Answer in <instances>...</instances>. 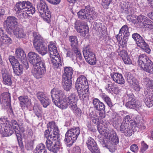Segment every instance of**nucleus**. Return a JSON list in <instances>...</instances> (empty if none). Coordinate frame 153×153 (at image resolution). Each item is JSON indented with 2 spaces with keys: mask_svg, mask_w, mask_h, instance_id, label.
<instances>
[{
  "mask_svg": "<svg viewBox=\"0 0 153 153\" xmlns=\"http://www.w3.org/2000/svg\"><path fill=\"white\" fill-rule=\"evenodd\" d=\"M37 8L41 17L45 22L49 23L51 17V13L45 1L40 0L37 3Z\"/></svg>",
  "mask_w": 153,
  "mask_h": 153,
  "instance_id": "nucleus-6",
  "label": "nucleus"
},
{
  "mask_svg": "<svg viewBox=\"0 0 153 153\" xmlns=\"http://www.w3.org/2000/svg\"><path fill=\"white\" fill-rule=\"evenodd\" d=\"M16 55L17 57L21 59L22 64L24 65L26 69L29 67L28 63L26 59V55L23 50L21 48L16 50Z\"/></svg>",
  "mask_w": 153,
  "mask_h": 153,
  "instance_id": "nucleus-19",
  "label": "nucleus"
},
{
  "mask_svg": "<svg viewBox=\"0 0 153 153\" xmlns=\"http://www.w3.org/2000/svg\"><path fill=\"white\" fill-rule=\"evenodd\" d=\"M33 153H48L45 145L41 143L38 145Z\"/></svg>",
  "mask_w": 153,
  "mask_h": 153,
  "instance_id": "nucleus-40",
  "label": "nucleus"
},
{
  "mask_svg": "<svg viewBox=\"0 0 153 153\" xmlns=\"http://www.w3.org/2000/svg\"><path fill=\"white\" fill-rule=\"evenodd\" d=\"M100 97L110 108L112 107L113 104L111 100L108 96L105 93H102L100 94Z\"/></svg>",
  "mask_w": 153,
  "mask_h": 153,
  "instance_id": "nucleus-41",
  "label": "nucleus"
},
{
  "mask_svg": "<svg viewBox=\"0 0 153 153\" xmlns=\"http://www.w3.org/2000/svg\"><path fill=\"white\" fill-rule=\"evenodd\" d=\"M75 28L82 37H85L89 32L88 27L84 21L76 22L75 24Z\"/></svg>",
  "mask_w": 153,
  "mask_h": 153,
  "instance_id": "nucleus-15",
  "label": "nucleus"
},
{
  "mask_svg": "<svg viewBox=\"0 0 153 153\" xmlns=\"http://www.w3.org/2000/svg\"><path fill=\"white\" fill-rule=\"evenodd\" d=\"M126 106L128 108L136 109L140 107L141 105L139 102L137 101L134 99H132L131 101L127 102Z\"/></svg>",
  "mask_w": 153,
  "mask_h": 153,
  "instance_id": "nucleus-30",
  "label": "nucleus"
},
{
  "mask_svg": "<svg viewBox=\"0 0 153 153\" xmlns=\"http://www.w3.org/2000/svg\"><path fill=\"white\" fill-rule=\"evenodd\" d=\"M5 35L4 34V30L2 28H0V39Z\"/></svg>",
  "mask_w": 153,
  "mask_h": 153,
  "instance_id": "nucleus-63",
  "label": "nucleus"
},
{
  "mask_svg": "<svg viewBox=\"0 0 153 153\" xmlns=\"http://www.w3.org/2000/svg\"><path fill=\"white\" fill-rule=\"evenodd\" d=\"M17 16L20 19L27 18L28 14H33L36 11L34 7L29 1H21L17 2L15 7Z\"/></svg>",
  "mask_w": 153,
  "mask_h": 153,
  "instance_id": "nucleus-2",
  "label": "nucleus"
},
{
  "mask_svg": "<svg viewBox=\"0 0 153 153\" xmlns=\"http://www.w3.org/2000/svg\"><path fill=\"white\" fill-rule=\"evenodd\" d=\"M138 63L139 66L144 71L153 74V63L145 54H142L139 56Z\"/></svg>",
  "mask_w": 153,
  "mask_h": 153,
  "instance_id": "nucleus-7",
  "label": "nucleus"
},
{
  "mask_svg": "<svg viewBox=\"0 0 153 153\" xmlns=\"http://www.w3.org/2000/svg\"><path fill=\"white\" fill-rule=\"evenodd\" d=\"M38 64H35L36 66L34 65L33 66L34 68H38L40 69L42 68H46V66L45 62L41 60V61L37 63Z\"/></svg>",
  "mask_w": 153,
  "mask_h": 153,
  "instance_id": "nucleus-53",
  "label": "nucleus"
},
{
  "mask_svg": "<svg viewBox=\"0 0 153 153\" xmlns=\"http://www.w3.org/2000/svg\"><path fill=\"white\" fill-rule=\"evenodd\" d=\"M51 93L53 102L66 97L65 92L63 90L54 88L51 90Z\"/></svg>",
  "mask_w": 153,
  "mask_h": 153,
  "instance_id": "nucleus-16",
  "label": "nucleus"
},
{
  "mask_svg": "<svg viewBox=\"0 0 153 153\" xmlns=\"http://www.w3.org/2000/svg\"><path fill=\"white\" fill-rule=\"evenodd\" d=\"M33 110L36 115L39 118L41 116V110L40 107L37 105H35L33 108Z\"/></svg>",
  "mask_w": 153,
  "mask_h": 153,
  "instance_id": "nucleus-50",
  "label": "nucleus"
},
{
  "mask_svg": "<svg viewBox=\"0 0 153 153\" xmlns=\"http://www.w3.org/2000/svg\"><path fill=\"white\" fill-rule=\"evenodd\" d=\"M18 98L22 108L27 107L30 104V100L27 96H21Z\"/></svg>",
  "mask_w": 153,
  "mask_h": 153,
  "instance_id": "nucleus-33",
  "label": "nucleus"
},
{
  "mask_svg": "<svg viewBox=\"0 0 153 153\" xmlns=\"http://www.w3.org/2000/svg\"><path fill=\"white\" fill-rule=\"evenodd\" d=\"M97 129L99 133L101 134L104 135L112 144L116 145L119 143L118 138L114 131H109L105 130L103 128L102 126L100 125L98 126Z\"/></svg>",
  "mask_w": 153,
  "mask_h": 153,
  "instance_id": "nucleus-9",
  "label": "nucleus"
},
{
  "mask_svg": "<svg viewBox=\"0 0 153 153\" xmlns=\"http://www.w3.org/2000/svg\"><path fill=\"white\" fill-rule=\"evenodd\" d=\"M23 68H26L23 64H20L19 63L13 66V73L17 76L21 75L23 73Z\"/></svg>",
  "mask_w": 153,
  "mask_h": 153,
  "instance_id": "nucleus-37",
  "label": "nucleus"
},
{
  "mask_svg": "<svg viewBox=\"0 0 153 153\" xmlns=\"http://www.w3.org/2000/svg\"><path fill=\"white\" fill-rule=\"evenodd\" d=\"M36 96L37 99L40 102L41 101V100L44 99L45 97L47 96L42 91H38L37 92Z\"/></svg>",
  "mask_w": 153,
  "mask_h": 153,
  "instance_id": "nucleus-52",
  "label": "nucleus"
},
{
  "mask_svg": "<svg viewBox=\"0 0 153 153\" xmlns=\"http://www.w3.org/2000/svg\"><path fill=\"white\" fill-rule=\"evenodd\" d=\"M74 153H81V149L78 146L75 147L73 149Z\"/></svg>",
  "mask_w": 153,
  "mask_h": 153,
  "instance_id": "nucleus-61",
  "label": "nucleus"
},
{
  "mask_svg": "<svg viewBox=\"0 0 153 153\" xmlns=\"http://www.w3.org/2000/svg\"><path fill=\"white\" fill-rule=\"evenodd\" d=\"M29 62L33 66L36 65L35 64L41 61L42 59L39 55L34 52H30L28 54Z\"/></svg>",
  "mask_w": 153,
  "mask_h": 153,
  "instance_id": "nucleus-23",
  "label": "nucleus"
},
{
  "mask_svg": "<svg viewBox=\"0 0 153 153\" xmlns=\"http://www.w3.org/2000/svg\"><path fill=\"white\" fill-rule=\"evenodd\" d=\"M40 102L44 107L46 108L50 105L51 103V100L49 97L47 96L44 99L41 100Z\"/></svg>",
  "mask_w": 153,
  "mask_h": 153,
  "instance_id": "nucleus-48",
  "label": "nucleus"
},
{
  "mask_svg": "<svg viewBox=\"0 0 153 153\" xmlns=\"http://www.w3.org/2000/svg\"><path fill=\"white\" fill-rule=\"evenodd\" d=\"M132 126H129L127 123L123 122L120 127V130L121 132L125 134L126 136H130L131 135Z\"/></svg>",
  "mask_w": 153,
  "mask_h": 153,
  "instance_id": "nucleus-22",
  "label": "nucleus"
},
{
  "mask_svg": "<svg viewBox=\"0 0 153 153\" xmlns=\"http://www.w3.org/2000/svg\"><path fill=\"white\" fill-rule=\"evenodd\" d=\"M137 19L139 22L142 23V25L145 28L150 29L153 24V22L143 15H140L138 16L137 17Z\"/></svg>",
  "mask_w": 153,
  "mask_h": 153,
  "instance_id": "nucleus-21",
  "label": "nucleus"
},
{
  "mask_svg": "<svg viewBox=\"0 0 153 153\" xmlns=\"http://www.w3.org/2000/svg\"><path fill=\"white\" fill-rule=\"evenodd\" d=\"M67 103L69 106L71 110L75 112L78 109L76 105L78 98L76 95L74 94H71L68 97H66Z\"/></svg>",
  "mask_w": 153,
  "mask_h": 153,
  "instance_id": "nucleus-17",
  "label": "nucleus"
},
{
  "mask_svg": "<svg viewBox=\"0 0 153 153\" xmlns=\"http://www.w3.org/2000/svg\"><path fill=\"white\" fill-rule=\"evenodd\" d=\"M46 71V68H43L40 69L38 68H34L32 71V72L33 75L36 78H40L45 74Z\"/></svg>",
  "mask_w": 153,
  "mask_h": 153,
  "instance_id": "nucleus-36",
  "label": "nucleus"
},
{
  "mask_svg": "<svg viewBox=\"0 0 153 153\" xmlns=\"http://www.w3.org/2000/svg\"><path fill=\"white\" fill-rule=\"evenodd\" d=\"M148 146L143 141L141 143L140 151L142 153H143L148 149Z\"/></svg>",
  "mask_w": 153,
  "mask_h": 153,
  "instance_id": "nucleus-54",
  "label": "nucleus"
},
{
  "mask_svg": "<svg viewBox=\"0 0 153 153\" xmlns=\"http://www.w3.org/2000/svg\"><path fill=\"white\" fill-rule=\"evenodd\" d=\"M143 83L147 89H152L153 88V81L149 78H146L143 79Z\"/></svg>",
  "mask_w": 153,
  "mask_h": 153,
  "instance_id": "nucleus-42",
  "label": "nucleus"
},
{
  "mask_svg": "<svg viewBox=\"0 0 153 153\" xmlns=\"http://www.w3.org/2000/svg\"><path fill=\"white\" fill-rule=\"evenodd\" d=\"M110 76L114 82L118 84L122 85L125 83L124 78L121 74L113 72L111 73Z\"/></svg>",
  "mask_w": 153,
  "mask_h": 153,
  "instance_id": "nucleus-25",
  "label": "nucleus"
},
{
  "mask_svg": "<svg viewBox=\"0 0 153 153\" xmlns=\"http://www.w3.org/2000/svg\"><path fill=\"white\" fill-rule=\"evenodd\" d=\"M119 54L122 57V60L125 64H130L131 63V60L128 56L127 53L126 51H121Z\"/></svg>",
  "mask_w": 153,
  "mask_h": 153,
  "instance_id": "nucleus-35",
  "label": "nucleus"
},
{
  "mask_svg": "<svg viewBox=\"0 0 153 153\" xmlns=\"http://www.w3.org/2000/svg\"><path fill=\"white\" fill-rule=\"evenodd\" d=\"M66 57H69L74 62L81 61L82 59L81 54L76 45L71 48L66 50Z\"/></svg>",
  "mask_w": 153,
  "mask_h": 153,
  "instance_id": "nucleus-12",
  "label": "nucleus"
},
{
  "mask_svg": "<svg viewBox=\"0 0 153 153\" xmlns=\"http://www.w3.org/2000/svg\"><path fill=\"white\" fill-rule=\"evenodd\" d=\"M134 89L137 91H140V87L139 85L137 84H135L134 85Z\"/></svg>",
  "mask_w": 153,
  "mask_h": 153,
  "instance_id": "nucleus-62",
  "label": "nucleus"
},
{
  "mask_svg": "<svg viewBox=\"0 0 153 153\" xmlns=\"http://www.w3.org/2000/svg\"><path fill=\"white\" fill-rule=\"evenodd\" d=\"M10 96L9 93L4 92L0 95V102L3 106L10 107Z\"/></svg>",
  "mask_w": 153,
  "mask_h": 153,
  "instance_id": "nucleus-24",
  "label": "nucleus"
},
{
  "mask_svg": "<svg viewBox=\"0 0 153 153\" xmlns=\"http://www.w3.org/2000/svg\"><path fill=\"white\" fill-rule=\"evenodd\" d=\"M33 46L35 50L39 54L44 56L48 52V50L45 39L38 33L34 32L33 33Z\"/></svg>",
  "mask_w": 153,
  "mask_h": 153,
  "instance_id": "nucleus-4",
  "label": "nucleus"
},
{
  "mask_svg": "<svg viewBox=\"0 0 153 153\" xmlns=\"http://www.w3.org/2000/svg\"><path fill=\"white\" fill-rule=\"evenodd\" d=\"M131 150L134 152H137L138 150V148L137 145L133 144L130 147Z\"/></svg>",
  "mask_w": 153,
  "mask_h": 153,
  "instance_id": "nucleus-57",
  "label": "nucleus"
},
{
  "mask_svg": "<svg viewBox=\"0 0 153 153\" xmlns=\"http://www.w3.org/2000/svg\"><path fill=\"white\" fill-rule=\"evenodd\" d=\"M114 83L108 84L105 88L106 91L108 92L111 93L112 88L113 87Z\"/></svg>",
  "mask_w": 153,
  "mask_h": 153,
  "instance_id": "nucleus-56",
  "label": "nucleus"
},
{
  "mask_svg": "<svg viewBox=\"0 0 153 153\" xmlns=\"http://www.w3.org/2000/svg\"><path fill=\"white\" fill-rule=\"evenodd\" d=\"M7 117L3 116L0 118V128L9 125V123Z\"/></svg>",
  "mask_w": 153,
  "mask_h": 153,
  "instance_id": "nucleus-45",
  "label": "nucleus"
},
{
  "mask_svg": "<svg viewBox=\"0 0 153 153\" xmlns=\"http://www.w3.org/2000/svg\"><path fill=\"white\" fill-rule=\"evenodd\" d=\"M146 98L144 100L145 103L148 107H152L153 105V95H146Z\"/></svg>",
  "mask_w": 153,
  "mask_h": 153,
  "instance_id": "nucleus-43",
  "label": "nucleus"
},
{
  "mask_svg": "<svg viewBox=\"0 0 153 153\" xmlns=\"http://www.w3.org/2000/svg\"><path fill=\"white\" fill-rule=\"evenodd\" d=\"M69 41L71 43V46L73 47L75 45L77 47V39L75 36H71L69 37Z\"/></svg>",
  "mask_w": 153,
  "mask_h": 153,
  "instance_id": "nucleus-49",
  "label": "nucleus"
},
{
  "mask_svg": "<svg viewBox=\"0 0 153 153\" xmlns=\"http://www.w3.org/2000/svg\"><path fill=\"white\" fill-rule=\"evenodd\" d=\"M94 10V7L89 5L86 6L85 9L81 10L77 13L78 17L82 19H95L97 16Z\"/></svg>",
  "mask_w": 153,
  "mask_h": 153,
  "instance_id": "nucleus-8",
  "label": "nucleus"
},
{
  "mask_svg": "<svg viewBox=\"0 0 153 153\" xmlns=\"http://www.w3.org/2000/svg\"><path fill=\"white\" fill-rule=\"evenodd\" d=\"M9 61L12 66V67L13 66L15 65H16L17 64L19 63L18 60L15 59V57L12 56H9Z\"/></svg>",
  "mask_w": 153,
  "mask_h": 153,
  "instance_id": "nucleus-51",
  "label": "nucleus"
},
{
  "mask_svg": "<svg viewBox=\"0 0 153 153\" xmlns=\"http://www.w3.org/2000/svg\"><path fill=\"white\" fill-rule=\"evenodd\" d=\"M13 32L15 36L19 39L25 38L26 36V34L23 29L19 27L14 29Z\"/></svg>",
  "mask_w": 153,
  "mask_h": 153,
  "instance_id": "nucleus-31",
  "label": "nucleus"
},
{
  "mask_svg": "<svg viewBox=\"0 0 153 153\" xmlns=\"http://www.w3.org/2000/svg\"><path fill=\"white\" fill-rule=\"evenodd\" d=\"M17 21V19L13 16H9L7 18L4 22V25L6 27V30L8 33L12 34L18 24Z\"/></svg>",
  "mask_w": 153,
  "mask_h": 153,
  "instance_id": "nucleus-13",
  "label": "nucleus"
},
{
  "mask_svg": "<svg viewBox=\"0 0 153 153\" xmlns=\"http://www.w3.org/2000/svg\"><path fill=\"white\" fill-rule=\"evenodd\" d=\"M120 91V89H119L118 87L115 86V84L114 83L113 87L112 88L111 93H114V94H118Z\"/></svg>",
  "mask_w": 153,
  "mask_h": 153,
  "instance_id": "nucleus-58",
  "label": "nucleus"
},
{
  "mask_svg": "<svg viewBox=\"0 0 153 153\" xmlns=\"http://www.w3.org/2000/svg\"><path fill=\"white\" fill-rule=\"evenodd\" d=\"M53 102L55 105L62 109L66 108L68 105L66 97L58 100H55Z\"/></svg>",
  "mask_w": 153,
  "mask_h": 153,
  "instance_id": "nucleus-28",
  "label": "nucleus"
},
{
  "mask_svg": "<svg viewBox=\"0 0 153 153\" xmlns=\"http://www.w3.org/2000/svg\"><path fill=\"white\" fill-rule=\"evenodd\" d=\"M99 114V117H101V119L104 118L105 117V114L103 112H100Z\"/></svg>",
  "mask_w": 153,
  "mask_h": 153,
  "instance_id": "nucleus-64",
  "label": "nucleus"
},
{
  "mask_svg": "<svg viewBox=\"0 0 153 153\" xmlns=\"http://www.w3.org/2000/svg\"><path fill=\"white\" fill-rule=\"evenodd\" d=\"M83 53L86 62L89 64L94 65L96 62V58L94 53L90 48L89 45L85 46L83 48Z\"/></svg>",
  "mask_w": 153,
  "mask_h": 153,
  "instance_id": "nucleus-10",
  "label": "nucleus"
},
{
  "mask_svg": "<svg viewBox=\"0 0 153 153\" xmlns=\"http://www.w3.org/2000/svg\"><path fill=\"white\" fill-rule=\"evenodd\" d=\"M48 129L44 132V136L46 139V145L49 150L57 153L62 147L59 140V134L58 127L53 121L47 124Z\"/></svg>",
  "mask_w": 153,
  "mask_h": 153,
  "instance_id": "nucleus-1",
  "label": "nucleus"
},
{
  "mask_svg": "<svg viewBox=\"0 0 153 153\" xmlns=\"http://www.w3.org/2000/svg\"><path fill=\"white\" fill-rule=\"evenodd\" d=\"M13 133V128L10 125H8L0 128V134L4 137L10 136Z\"/></svg>",
  "mask_w": 153,
  "mask_h": 153,
  "instance_id": "nucleus-26",
  "label": "nucleus"
},
{
  "mask_svg": "<svg viewBox=\"0 0 153 153\" xmlns=\"http://www.w3.org/2000/svg\"><path fill=\"white\" fill-rule=\"evenodd\" d=\"M75 87L81 100L84 101L88 99L89 94L88 83L84 76L81 75L77 78Z\"/></svg>",
  "mask_w": 153,
  "mask_h": 153,
  "instance_id": "nucleus-3",
  "label": "nucleus"
},
{
  "mask_svg": "<svg viewBox=\"0 0 153 153\" xmlns=\"http://www.w3.org/2000/svg\"><path fill=\"white\" fill-rule=\"evenodd\" d=\"M51 64L55 69H59L62 66V62L60 55L51 57Z\"/></svg>",
  "mask_w": 153,
  "mask_h": 153,
  "instance_id": "nucleus-27",
  "label": "nucleus"
},
{
  "mask_svg": "<svg viewBox=\"0 0 153 153\" xmlns=\"http://www.w3.org/2000/svg\"><path fill=\"white\" fill-rule=\"evenodd\" d=\"M64 71L62 77L72 78L74 71L72 68L69 67H65L64 68Z\"/></svg>",
  "mask_w": 153,
  "mask_h": 153,
  "instance_id": "nucleus-38",
  "label": "nucleus"
},
{
  "mask_svg": "<svg viewBox=\"0 0 153 153\" xmlns=\"http://www.w3.org/2000/svg\"><path fill=\"white\" fill-rule=\"evenodd\" d=\"M93 28L98 32H102L103 31L102 25L100 23L94 22L93 24Z\"/></svg>",
  "mask_w": 153,
  "mask_h": 153,
  "instance_id": "nucleus-46",
  "label": "nucleus"
},
{
  "mask_svg": "<svg viewBox=\"0 0 153 153\" xmlns=\"http://www.w3.org/2000/svg\"><path fill=\"white\" fill-rule=\"evenodd\" d=\"M128 121H129L130 125L132 126V128H135L136 126V122L131 120L129 115H126L123 118V122L127 123L126 122H128Z\"/></svg>",
  "mask_w": 153,
  "mask_h": 153,
  "instance_id": "nucleus-44",
  "label": "nucleus"
},
{
  "mask_svg": "<svg viewBox=\"0 0 153 153\" xmlns=\"http://www.w3.org/2000/svg\"><path fill=\"white\" fill-rule=\"evenodd\" d=\"M1 39L4 43L8 45L12 43V40L7 35L5 34Z\"/></svg>",
  "mask_w": 153,
  "mask_h": 153,
  "instance_id": "nucleus-47",
  "label": "nucleus"
},
{
  "mask_svg": "<svg viewBox=\"0 0 153 153\" xmlns=\"http://www.w3.org/2000/svg\"><path fill=\"white\" fill-rule=\"evenodd\" d=\"M130 35L128 28L126 25H125L122 26L119 31V34L115 37L118 42L120 43L122 42L123 45H125Z\"/></svg>",
  "mask_w": 153,
  "mask_h": 153,
  "instance_id": "nucleus-11",
  "label": "nucleus"
},
{
  "mask_svg": "<svg viewBox=\"0 0 153 153\" xmlns=\"http://www.w3.org/2000/svg\"><path fill=\"white\" fill-rule=\"evenodd\" d=\"M93 104L95 109L99 111H104L105 105L102 102L97 98L94 99L93 100Z\"/></svg>",
  "mask_w": 153,
  "mask_h": 153,
  "instance_id": "nucleus-29",
  "label": "nucleus"
},
{
  "mask_svg": "<svg viewBox=\"0 0 153 153\" xmlns=\"http://www.w3.org/2000/svg\"><path fill=\"white\" fill-rule=\"evenodd\" d=\"M71 79L62 77V84L65 90L69 91L71 88L72 82Z\"/></svg>",
  "mask_w": 153,
  "mask_h": 153,
  "instance_id": "nucleus-32",
  "label": "nucleus"
},
{
  "mask_svg": "<svg viewBox=\"0 0 153 153\" xmlns=\"http://www.w3.org/2000/svg\"><path fill=\"white\" fill-rule=\"evenodd\" d=\"M3 82L6 85L10 86L11 85L12 81L11 76L8 73H4L2 74Z\"/></svg>",
  "mask_w": 153,
  "mask_h": 153,
  "instance_id": "nucleus-39",
  "label": "nucleus"
},
{
  "mask_svg": "<svg viewBox=\"0 0 153 153\" xmlns=\"http://www.w3.org/2000/svg\"><path fill=\"white\" fill-rule=\"evenodd\" d=\"M102 5L105 8L108 9V6L111 2V0H102Z\"/></svg>",
  "mask_w": 153,
  "mask_h": 153,
  "instance_id": "nucleus-55",
  "label": "nucleus"
},
{
  "mask_svg": "<svg viewBox=\"0 0 153 153\" xmlns=\"http://www.w3.org/2000/svg\"><path fill=\"white\" fill-rule=\"evenodd\" d=\"M50 3L53 4H57L60 3L61 0H47Z\"/></svg>",
  "mask_w": 153,
  "mask_h": 153,
  "instance_id": "nucleus-60",
  "label": "nucleus"
},
{
  "mask_svg": "<svg viewBox=\"0 0 153 153\" xmlns=\"http://www.w3.org/2000/svg\"><path fill=\"white\" fill-rule=\"evenodd\" d=\"M86 143L88 148L92 153H100L96 142L92 137L88 138Z\"/></svg>",
  "mask_w": 153,
  "mask_h": 153,
  "instance_id": "nucleus-20",
  "label": "nucleus"
},
{
  "mask_svg": "<svg viewBox=\"0 0 153 153\" xmlns=\"http://www.w3.org/2000/svg\"><path fill=\"white\" fill-rule=\"evenodd\" d=\"M132 37L138 46L144 50L146 53H150L151 50L148 45L138 33H134L133 34Z\"/></svg>",
  "mask_w": 153,
  "mask_h": 153,
  "instance_id": "nucleus-14",
  "label": "nucleus"
},
{
  "mask_svg": "<svg viewBox=\"0 0 153 153\" xmlns=\"http://www.w3.org/2000/svg\"><path fill=\"white\" fill-rule=\"evenodd\" d=\"M80 133V130L79 127L72 128L68 130L65 134V138L64 141L68 147L71 146L76 140Z\"/></svg>",
  "mask_w": 153,
  "mask_h": 153,
  "instance_id": "nucleus-5",
  "label": "nucleus"
},
{
  "mask_svg": "<svg viewBox=\"0 0 153 153\" xmlns=\"http://www.w3.org/2000/svg\"><path fill=\"white\" fill-rule=\"evenodd\" d=\"M95 114L93 113V112H92L91 113H90L89 116L91 117V118H93V119H92L94 123H96V119H97V116L95 113Z\"/></svg>",
  "mask_w": 153,
  "mask_h": 153,
  "instance_id": "nucleus-59",
  "label": "nucleus"
},
{
  "mask_svg": "<svg viewBox=\"0 0 153 153\" xmlns=\"http://www.w3.org/2000/svg\"><path fill=\"white\" fill-rule=\"evenodd\" d=\"M11 124L15 132L19 145L21 148L23 147V144L22 141L21 135L20 134L19 128L17 121L15 120H11Z\"/></svg>",
  "mask_w": 153,
  "mask_h": 153,
  "instance_id": "nucleus-18",
  "label": "nucleus"
},
{
  "mask_svg": "<svg viewBox=\"0 0 153 153\" xmlns=\"http://www.w3.org/2000/svg\"><path fill=\"white\" fill-rule=\"evenodd\" d=\"M48 48L51 58L59 55L57 52L56 47L53 42H50L48 45Z\"/></svg>",
  "mask_w": 153,
  "mask_h": 153,
  "instance_id": "nucleus-34",
  "label": "nucleus"
}]
</instances>
